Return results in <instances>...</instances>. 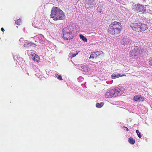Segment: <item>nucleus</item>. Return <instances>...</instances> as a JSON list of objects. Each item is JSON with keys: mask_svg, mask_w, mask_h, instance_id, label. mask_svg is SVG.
Wrapping results in <instances>:
<instances>
[{"mask_svg": "<svg viewBox=\"0 0 152 152\" xmlns=\"http://www.w3.org/2000/svg\"><path fill=\"white\" fill-rule=\"evenodd\" d=\"M130 26L133 30L138 32L144 31L147 29L146 25L140 23H132L131 24Z\"/></svg>", "mask_w": 152, "mask_h": 152, "instance_id": "nucleus-5", "label": "nucleus"}, {"mask_svg": "<svg viewBox=\"0 0 152 152\" xmlns=\"http://www.w3.org/2000/svg\"><path fill=\"white\" fill-rule=\"evenodd\" d=\"M82 66H77V68L78 69H80L81 70V68H80V67H81Z\"/></svg>", "mask_w": 152, "mask_h": 152, "instance_id": "nucleus-28", "label": "nucleus"}, {"mask_svg": "<svg viewBox=\"0 0 152 152\" xmlns=\"http://www.w3.org/2000/svg\"><path fill=\"white\" fill-rule=\"evenodd\" d=\"M62 34L63 35L64 38L65 39L68 40L72 39L73 35L72 32L70 31L68 27H65L63 29Z\"/></svg>", "mask_w": 152, "mask_h": 152, "instance_id": "nucleus-6", "label": "nucleus"}, {"mask_svg": "<svg viewBox=\"0 0 152 152\" xmlns=\"http://www.w3.org/2000/svg\"><path fill=\"white\" fill-rule=\"evenodd\" d=\"M124 89L123 88L109 90L106 93L105 97L106 98H110L120 96L124 92Z\"/></svg>", "mask_w": 152, "mask_h": 152, "instance_id": "nucleus-2", "label": "nucleus"}, {"mask_svg": "<svg viewBox=\"0 0 152 152\" xmlns=\"http://www.w3.org/2000/svg\"><path fill=\"white\" fill-rule=\"evenodd\" d=\"M149 64L150 65L152 66V59L150 60L149 61Z\"/></svg>", "mask_w": 152, "mask_h": 152, "instance_id": "nucleus-25", "label": "nucleus"}, {"mask_svg": "<svg viewBox=\"0 0 152 152\" xmlns=\"http://www.w3.org/2000/svg\"><path fill=\"white\" fill-rule=\"evenodd\" d=\"M148 6L145 5V6H143L142 5H140V4L135 5L134 6V8H136V9L137 11L141 12L142 13H144L146 11V7Z\"/></svg>", "mask_w": 152, "mask_h": 152, "instance_id": "nucleus-7", "label": "nucleus"}, {"mask_svg": "<svg viewBox=\"0 0 152 152\" xmlns=\"http://www.w3.org/2000/svg\"><path fill=\"white\" fill-rule=\"evenodd\" d=\"M117 76H118V77H121V76H123V75H121V74H117Z\"/></svg>", "mask_w": 152, "mask_h": 152, "instance_id": "nucleus-27", "label": "nucleus"}, {"mask_svg": "<svg viewBox=\"0 0 152 152\" xmlns=\"http://www.w3.org/2000/svg\"><path fill=\"white\" fill-rule=\"evenodd\" d=\"M102 12V10H101V11H99V12Z\"/></svg>", "mask_w": 152, "mask_h": 152, "instance_id": "nucleus-32", "label": "nucleus"}, {"mask_svg": "<svg viewBox=\"0 0 152 152\" xmlns=\"http://www.w3.org/2000/svg\"><path fill=\"white\" fill-rule=\"evenodd\" d=\"M21 20L20 19H18L15 21L16 24L18 25H19L21 23Z\"/></svg>", "mask_w": 152, "mask_h": 152, "instance_id": "nucleus-22", "label": "nucleus"}, {"mask_svg": "<svg viewBox=\"0 0 152 152\" xmlns=\"http://www.w3.org/2000/svg\"><path fill=\"white\" fill-rule=\"evenodd\" d=\"M80 39H82L83 41L87 42V39L84 36L80 34L79 35Z\"/></svg>", "mask_w": 152, "mask_h": 152, "instance_id": "nucleus-15", "label": "nucleus"}, {"mask_svg": "<svg viewBox=\"0 0 152 152\" xmlns=\"http://www.w3.org/2000/svg\"><path fill=\"white\" fill-rule=\"evenodd\" d=\"M121 42L122 45L125 46L126 45H128L129 44H131L132 42V41L128 37H123L121 40Z\"/></svg>", "mask_w": 152, "mask_h": 152, "instance_id": "nucleus-8", "label": "nucleus"}, {"mask_svg": "<svg viewBox=\"0 0 152 152\" xmlns=\"http://www.w3.org/2000/svg\"><path fill=\"white\" fill-rule=\"evenodd\" d=\"M121 26L120 23L114 22L110 25L108 31L109 33L113 35L117 34L120 32Z\"/></svg>", "mask_w": 152, "mask_h": 152, "instance_id": "nucleus-3", "label": "nucleus"}, {"mask_svg": "<svg viewBox=\"0 0 152 152\" xmlns=\"http://www.w3.org/2000/svg\"><path fill=\"white\" fill-rule=\"evenodd\" d=\"M55 77H57L59 80H62L63 79L61 76V75H58L57 74H56L55 75Z\"/></svg>", "mask_w": 152, "mask_h": 152, "instance_id": "nucleus-19", "label": "nucleus"}, {"mask_svg": "<svg viewBox=\"0 0 152 152\" xmlns=\"http://www.w3.org/2000/svg\"><path fill=\"white\" fill-rule=\"evenodd\" d=\"M128 142L131 144L133 145L135 143V140L132 137H130L128 139Z\"/></svg>", "mask_w": 152, "mask_h": 152, "instance_id": "nucleus-12", "label": "nucleus"}, {"mask_svg": "<svg viewBox=\"0 0 152 152\" xmlns=\"http://www.w3.org/2000/svg\"><path fill=\"white\" fill-rule=\"evenodd\" d=\"M51 18L55 20H63L65 19V15L59 8L53 7L51 10Z\"/></svg>", "mask_w": 152, "mask_h": 152, "instance_id": "nucleus-1", "label": "nucleus"}, {"mask_svg": "<svg viewBox=\"0 0 152 152\" xmlns=\"http://www.w3.org/2000/svg\"><path fill=\"white\" fill-rule=\"evenodd\" d=\"M133 99L136 102H142L144 100L143 97L140 95H136L134 96Z\"/></svg>", "mask_w": 152, "mask_h": 152, "instance_id": "nucleus-10", "label": "nucleus"}, {"mask_svg": "<svg viewBox=\"0 0 152 152\" xmlns=\"http://www.w3.org/2000/svg\"><path fill=\"white\" fill-rule=\"evenodd\" d=\"M34 45H35L32 42H29L28 43L27 42H25V44H24V47H29L30 46H32Z\"/></svg>", "mask_w": 152, "mask_h": 152, "instance_id": "nucleus-11", "label": "nucleus"}, {"mask_svg": "<svg viewBox=\"0 0 152 152\" xmlns=\"http://www.w3.org/2000/svg\"><path fill=\"white\" fill-rule=\"evenodd\" d=\"M136 132L139 137L141 138L142 137V135L138 130H136Z\"/></svg>", "mask_w": 152, "mask_h": 152, "instance_id": "nucleus-21", "label": "nucleus"}, {"mask_svg": "<svg viewBox=\"0 0 152 152\" xmlns=\"http://www.w3.org/2000/svg\"><path fill=\"white\" fill-rule=\"evenodd\" d=\"M24 40H23V38H20V40H19V42H22Z\"/></svg>", "mask_w": 152, "mask_h": 152, "instance_id": "nucleus-26", "label": "nucleus"}, {"mask_svg": "<svg viewBox=\"0 0 152 152\" xmlns=\"http://www.w3.org/2000/svg\"><path fill=\"white\" fill-rule=\"evenodd\" d=\"M32 24H33V26H34V27H37V26H35V25H34V23H33Z\"/></svg>", "mask_w": 152, "mask_h": 152, "instance_id": "nucleus-30", "label": "nucleus"}, {"mask_svg": "<svg viewBox=\"0 0 152 152\" xmlns=\"http://www.w3.org/2000/svg\"><path fill=\"white\" fill-rule=\"evenodd\" d=\"M76 56V53H75V51H72L69 54V57H70L71 59V61L74 64H75V59L74 57Z\"/></svg>", "mask_w": 152, "mask_h": 152, "instance_id": "nucleus-9", "label": "nucleus"}, {"mask_svg": "<svg viewBox=\"0 0 152 152\" xmlns=\"http://www.w3.org/2000/svg\"><path fill=\"white\" fill-rule=\"evenodd\" d=\"M97 56L96 55L95 53H92V54L91 55L90 57H89V58H97Z\"/></svg>", "mask_w": 152, "mask_h": 152, "instance_id": "nucleus-18", "label": "nucleus"}, {"mask_svg": "<svg viewBox=\"0 0 152 152\" xmlns=\"http://www.w3.org/2000/svg\"><path fill=\"white\" fill-rule=\"evenodd\" d=\"M97 57H99L101 55L103 54V52L101 51H96L95 52Z\"/></svg>", "mask_w": 152, "mask_h": 152, "instance_id": "nucleus-16", "label": "nucleus"}, {"mask_svg": "<svg viewBox=\"0 0 152 152\" xmlns=\"http://www.w3.org/2000/svg\"><path fill=\"white\" fill-rule=\"evenodd\" d=\"M111 77L112 78H118V76H117V75L113 74L112 75Z\"/></svg>", "mask_w": 152, "mask_h": 152, "instance_id": "nucleus-23", "label": "nucleus"}, {"mask_svg": "<svg viewBox=\"0 0 152 152\" xmlns=\"http://www.w3.org/2000/svg\"><path fill=\"white\" fill-rule=\"evenodd\" d=\"M104 104V103L102 102H101L100 103H97L96 104V106L97 108H100L103 106Z\"/></svg>", "mask_w": 152, "mask_h": 152, "instance_id": "nucleus-14", "label": "nucleus"}, {"mask_svg": "<svg viewBox=\"0 0 152 152\" xmlns=\"http://www.w3.org/2000/svg\"><path fill=\"white\" fill-rule=\"evenodd\" d=\"M95 0H86V2L91 5H94Z\"/></svg>", "mask_w": 152, "mask_h": 152, "instance_id": "nucleus-13", "label": "nucleus"}, {"mask_svg": "<svg viewBox=\"0 0 152 152\" xmlns=\"http://www.w3.org/2000/svg\"><path fill=\"white\" fill-rule=\"evenodd\" d=\"M148 52L147 49L145 48L139 47L137 46L134 48L130 51L129 54L130 56L133 57L137 56H142L145 53Z\"/></svg>", "mask_w": 152, "mask_h": 152, "instance_id": "nucleus-4", "label": "nucleus"}, {"mask_svg": "<svg viewBox=\"0 0 152 152\" xmlns=\"http://www.w3.org/2000/svg\"><path fill=\"white\" fill-rule=\"evenodd\" d=\"M58 1H60V0H56Z\"/></svg>", "mask_w": 152, "mask_h": 152, "instance_id": "nucleus-33", "label": "nucleus"}, {"mask_svg": "<svg viewBox=\"0 0 152 152\" xmlns=\"http://www.w3.org/2000/svg\"><path fill=\"white\" fill-rule=\"evenodd\" d=\"M1 30L2 31H3L4 30L3 28H1Z\"/></svg>", "mask_w": 152, "mask_h": 152, "instance_id": "nucleus-29", "label": "nucleus"}, {"mask_svg": "<svg viewBox=\"0 0 152 152\" xmlns=\"http://www.w3.org/2000/svg\"><path fill=\"white\" fill-rule=\"evenodd\" d=\"M81 68V70L82 71H83L85 72H87L88 71V70L86 67L82 66L81 67H80Z\"/></svg>", "mask_w": 152, "mask_h": 152, "instance_id": "nucleus-17", "label": "nucleus"}, {"mask_svg": "<svg viewBox=\"0 0 152 152\" xmlns=\"http://www.w3.org/2000/svg\"><path fill=\"white\" fill-rule=\"evenodd\" d=\"M123 128L124 129V130L126 129V131L127 132H128L129 130V129L127 127H125L124 126H123Z\"/></svg>", "mask_w": 152, "mask_h": 152, "instance_id": "nucleus-24", "label": "nucleus"}, {"mask_svg": "<svg viewBox=\"0 0 152 152\" xmlns=\"http://www.w3.org/2000/svg\"><path fill=\"white\" fill-rule=\"evenodd\" d=\"M78 54V53H77L76 55H77Z\"/></svg>", "mask_w": 152, "mask_h": 152, "instance_id": "nucleus-34", "label": "nucleus"}, {"mask_svg": "<svg viewBox=\"0 0 152 152\" xmlns=\"http://www.w3.org/2000/svg\"><path fill=\"white\" fill-rule=\"evenodd\" d=\"M100 7H98V8H97V10H98V11H99V10L100 9Z\"/></svg>", "mask_w": 152, "mask_h": 152, "instance_id": "nucleus-31", "label": "nucleus"}, {"mask_svg": "<svg viewBox=\"0 0 152 152\" xmlns=\"http://www.w3.org/2000/svg\"><path fill=\"white\" fill-rule=\"evenodd\" d=\"M39 57L37 55H35L34 58V59L35 61H36L37 62H38L39 59Z\"/></svg>", "mask_w": 152, "mask_h": 152, "instance_id": "nucleus-20", "label": "nucleus"}]
</instances>
